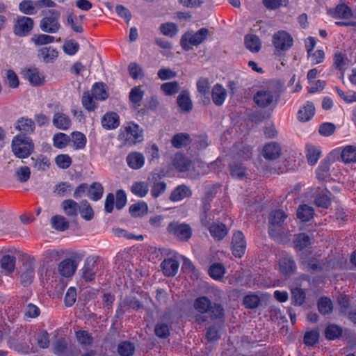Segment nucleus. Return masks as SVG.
<instances>
[{"label": "nucleus", "mask_w": 356, "mask_h": 356, "mask_svg": "<svg viewBox=\"0 0 356 356\" xmlns=\"http://www.w3.org/2000/svg\"><path fill=\"white\" fill-rule=\"evenodd\" d=\"M227 97L225 88L219 83L213 86L211 90V98L213 104L218 106H222Z\"/></svg>", "instance_id": "dca6fc26"}, {"label": "nucleus", "mask_w": 356, "mask_h": 356, "mask_svg": "<svg viewBox=\"0 0 356 356\" xmlns=\"http://www.w3.org/2000/svg\"><path fill=\"white\" fill-rule=\"evenodd\" d=\"M281 155V147L275 142L266 144L263 149V156L268 160H275Z\"/></svg>", "instance_id": "a211bd4d"}, {"label": "nucleus", "mask_w": 356, "mask_h": 356, "mask_svg": "<svg viewBox=\"0 0 356 356\" xmlns=\"http://www.w3.org/2000/svg\"><path fill=\"white\" fill-rule=\"evenodd\" d=\"M342 334V330L336 325H328L325 331V337L330 340L339 337Z\"/></svg>", "instance_id": "13d9d810"}, {"label": "nucleus", "mask_w": 356, "mask_h": 356, "mask_svg": "<svg viewBox=\"0 0 356 356\" xmlns=\"http://www.w3.org/2000/svg\"><path fill=\"white\" fill-rule=\"evenodd\" d=\"M15 257L3 255L0 260L1 268L7 273H12L15 269Z\"/></svg>", "instance_id": "58836bf2"}, {"label": "nucleus", "mask_w": 356, "mask_h": 356, "mask_svg": "<svg viewBox=\"0 0 356 356\" xmlns=\"http://www.w3.org/2000/svg\"><path fill=\"white\" fill-rule=\"evenodd\" d=\"M119 124V115L114 112L106 113L102 118V125L106 130L114 129Z\"/></svg>", "instance_id": "aec40b11"}, {"label": "nucleus", "mask_w": 356, "mask_h": 356, "mask_svg": "<svg viewBox=\"0 0 356 356\" xmlns=\"http://www.w3.org/2000/svg\"><path fill=\"white\" fill-rule=\"evenodd\" d=\"M131 191L134 195L142 197L147 195L149 188L145 182L139 181L133 184Z\"/></svg>", "instance_id": "603ef678"}, {"label": "nucleus", "mask_w": 356, "mask_h": 356, "mask_svg": "<svg viewBox=\"0 0 356 356\" xmlns=\"http://www.w3.org/2000/svg\"><path fill=\"white\" fill-rule=\"evenodd\" d=\"M211 319L221 318L224 315V309L220 304L211 303L207 312Z\"/></svg>", "instance_id": "e2e57ef3"}, {"label": "nucleus", "mask_w": 356, "mask_h": 356, "mask_svg": "<svg viewBox=\"0 0 356 356\" xmlns=\"http://www.w3.org/2000/svg\"><path fill=\"white\" fill-rule=\"evenodd\" d=\"M310 238L305 233L296 235L294 240V247L297 250H302L310 245Z\"/></svg>", "instance_id": "09e8293b"}, {"label": "nucleus", "mask_w": 356, "mask_h": 356, "mask_svg": "<svg viewBox=\"0 0 356 356\" xmlns=\"http://www.w3.org/2000/svg\"><path fill=\"white\" fill-rule=\"evenodd\" d=\"M33 20L29 17L19 16L15 21L14 33L19 37H24L29 34L33 28Z\"/></svg>", "instance_id": "6e6552de"}, {"label": "nucleus", "mask_w": 356, "mask_h": 356, "mask_svg": "<svg viewBox=\"0 0 356 356\" xmlns=\"http://www.w3.org/2000/svg\"><path fill=\"white\" fill-rule=\"evenodd\" d=\"M118 137L127 145H134L143 140L139 126L131 122L120 129Z\"/></svg>", "instance_id": "7ed1b4c3"}, {"label": "nucleus", "mask_w": 356, "mask_h": 356, "mask_svg": "<svg viewBox=\"0 0 356 356\" xmlns=\"http://www.w3.org/2000/svg\"><path fill=\"white\" fill-rule=\"evenodd\" d=\"M245 45L252 52H258L261 49V41L255 35H247L245 37Z\"/></svg>", "instance_id": "72a5a7b5"}, {"label": "nucleus", "mask_w": 356, "mask_h": 356, "mask_svg": "<svg viewBox=\"0 0 356 356\" xmlns=\"http://www.w3.org/2000/svg\"><path fill=\"white\" fill-rule=\"evenodd\" d=\"M305 300V293L300 288H295L291 290V300L295 305H302Z\"/></svg>", "instance_id": "4d7b16f0"}, {"label": "nucleus", "mask_w": 356, "mask_h": 356, "mask_svg": "<svg viewBox=\"0 0 356 356\" xmlns=\"http://www.w3.org/2000/svg\"><path fill=\"white\" fill-rule=\"evenodd\" d=\"M177 104L182 112L189 113L193 109V102L188 90L181 91L177 98Z\"/></svg>", "instance_id": "4468645a"}, {"label": "nucleus", "mask_w": 356, "mask_h": 356, "mask_svg": "<svg viewBox=\"0 0 356 356\" xmlns=\"http://www.w3.org/2000/svg\"><path fill=\"white\" fill-rule=\"evenodd\" d=\"M61 207L67 216L76 217L78 215L79 205L73 200L68 199L63 201Z\"/></svg>", "instance_id": "c756f323"}, {"label": "nucleus", "mask_w": 356, "mask_h": 356, "mask_svg": "<svg viewBox=\"0 0 356 356\" xmlns=\"http://www.w3.org/2000/svg\"><path fill=\"white\" fill-rule=\"evenodd\" d=\"M24 78L33 86H40L44 83L46 75L36 67H30L23 72Z\"/></svg>", "instance_id": "9d476101"}, {"label": "nucleus", "mask_w": 356, "mask_h": 356, "mask_svg": "<svg viewBox=\"0 0 356 356\" xmlns=\"http://www.w3.org/2000/svg\"><path fill=\"white\" fill-rule=\"evenodd\" d=\"M31 41L37 46L45 45L54 42V37L46 34L34 35Z\"/></svg>", "instance_id": "5fc2aeb1"}, {"label": "nucleus", "mask_w": 356, "mask_h": 356, "mask_svg": "<svg viewBox=\"0 0 356 356\" xmlns=\"http://www.w3.org/2000/svg\"><path fill=\"white\" fill-rule=\"evenodd\" d=\"M90 92L97 101H104L108 97L107 86L102 83H95Z\"/></svg>", "instance_id": "b1692460"}, {"label": "nucleus", "mask_w": 356, "mask_h": 356, "mask_svg": "<svg viewBox=\"0 0 356 356\" xmlns=\"http://www.w3.org/2000/svg\"><path fill=\"white\" fill-rule=\"evenodd\" d=\"M208 272L212 278L219 280L225 273V268L222 264L214 263L210 266Z\"/></svg>", "instance_id": "3c124183"}, {"label": "nucleus", "mask_w": 356, "mask_h": 356, "mask_svg": "<svg viewBox=\"0 0 356 356\" xmlns=\"http://www.w3.org/2000/svg\"><path fill=\"white\" fill-rule=\"evenodd\" d=\"M72 142L75 149H82L86 147L87 139L83 134L75 131L72 134Z\"/></svg>", "instance_id": "37998d69"}, {"label": "nucleus", "mask_w": 356, "mask_h": 356, "mask_svg": "<svg viewBox=\"0 0 356 356\" xmlns=\"http://www.w3.org/2000/svg\"><path fill=\"white\" fill-rule=\"evenodd\" d=\"M272 42L276 51H285L293 46V40L286 31H279L273 34Z\"/></svg>", "instance_id": "423d86ee"}, {"label": "nucleus", "mask_w": 356, "mask_h": 356, "mask_svg": "<svg viewBox=\"0 0 356 356\" xmlns=\"http://www.w3.org/2000/svg\"><path fill=\"white\" fill-rule=\"evenodd\" d=\"M97 269V263L95 258L88 257L81 269L83 278L87 282L93 280L95 277Z\"/></svg>", "instance_id": "f8f14e48"}, {"label": "nucleus", "mask_w": 356, "mask_h": 356, "mask_svg": "<svg viewBox=\"0 0 356 356\" xmlns=\"http://www.w3.org/2000/svg\"><path fill=\"white\" fill-rule=\"evenodd\" d=\"M104 192L103 186L98 182L90 185L88 190V196L93 201H97L102 198Z\"/></svg>", "instance_id": "c9c22d12"}, {"label": "nucleus", "mask_w": 356, "mask_h": 356, "mask_svg": "<svg viewBox=\"0 0 356 356\" xmlns=\"http://www.w3.org/2000/svg\"><path fill=\"white\" fill-rule=\"evenodd\" d=\"M329 13L334 17V18H341V19H348L353 17L356 18V16L353 15V13L351 10V9L345 4H339L338 5L335 10L333 13H331L329 11Z\"/></svg>", "instance_id": "cd10ccee"}, {"label": "nucleus", "mask_w": 356, "mask_h": 356, "mask_svg": "<svg viewBox=\"0 0 356 356\" xmlns=\"http://www.w3.org/2000/svg\"><path fill=\"white\" fill-rule=\"evenodd\" d=\"M31 160L33 162V166L40 171H46L49 169L50 165L49 159L47 156L40 154L36 156H32Z\"/></svg>", "instance_id": "7c9ffc66"}, {"label": "nucleus", "mask_w": 356, "mask_h": 356, "mask_svg": "<svg viewBox=\"0 0 356 356\" xmlns=\"http://www.w3.org/2000/svg\"><path fill=\"white\" fill-rule=\"evenodd\" d=\"M342 161L346 163L356 162V146L347 145L341 151Z\"/></svg>", "instance_id": "2f4dec72"}, {"label": "nucleus", "mask_w": 356, "mask_h": 356, "mask_svg": "<svg viewBox=\"0 0 356 356\" xmlns=\"http://www.w3.org/2000/svg\"><path fill=\"white\" fill-rule=\"evenodd\" d=\"M318 309L322 314H328L332 310V302L327 298H321L318 302Z\"/></svg>", "instance_id": "bf43d9fd"}, {"label": "nucleus", "mask_w": 356, "mask_h": 356, "mask_svg": "<svg viewBox=\"0 0 356 356\" xmlns=\"http://www.w3.org/2000/svg\"><path fill=\"white\" fill-rule=\"evenodd\" d=\"M281 89L282 85L279 82L271 81L257 91L253 100L258 107L262 108L276 104L280 99Z\"/></svg>", "instance_id": "f257e3e1"}, {"label": "nucleus", "mask_w": 356, "mask_h": 356, "mask_svg": "<svg viewBox=\"0 0 356 356\" xmlns=\"http://www.w3.org/2000/svg\"><path fill=\"white\" fill-rule=\"evenodd\" d=\"M79 212L81 216L86 220H90L94 217V212L90 204L86 201H82L79 205Z\"/></svg>", "instance_id": "de8ad7c7"}, {"label": "nucleus", "mask_w": 356, "mask_h": 356, "mask_svg": "<svg viewBox=\"0 0 356 356\" xmlns=\"http://www.w3.org/2000/svg\"><path fill=\"white\" fill-rule=\"evenodd\" d=\"M321 152L320 149L312 145H307L306 156L309 164L315 165L321 156Z\"/></svg>", "instance_id": "f704fd0d"}, {"label": "nucleus", "mask_w": 356, "mask_h": 356, "mask_svg": "<svg viewBox=\"0 0 356 356\" xmlns=\"http://www.w3.org/2000/svg\"><path fill=\"white\" fill-rule=\"evenodd\" d=\"M168 231L180 241H187L192 235V229L188 225L178 222L170 223Z\"/></svg>", "instance_id": "1a4fd4ad"}, {"label": "nucleus", "mask_w": 356, "mask_h": 356, "mask_svg": "<svg viewBox=\"0 0 356 356\" xmlns=\"http://www.w3.org/2000/svg\"><path fill=\"white\" fill-rule=\"evenodd\" d=\"M315 113V106L311 102L307 103L298 111V118L301 122H307Z\"/></svg>", "instance_id": "5701e85b"}, {"label": "nucleus", "mask_w": 356, "mask_h": 356, "mask_svg": "<svg viewBox=\"0 0 356 356\" xmlns=\"http://www.w3.org/2000/svg\"><path fill=\"white\" fill-rule=\"evenodd\" d=\"M95 101V99L90 92L87 91L83 94L81 99L82 105L88 111H93L95 110L97 108Z\"/></svg>", "instance_id": "49530a36"}, {"label": "nucleus", "mask_w": 356, "mask_h": 356, "mask_svg": "<svg viewBox=\"0 0 356 356\" xmlns=\"http://www.w3.org/2000/svg\"><path fill=\"white\" fill-rule=\"evenodd\" d=\"M15 128L22 133L31 134L34 131L35 125L34 121L31 119L21 118L17 120Z\"/></svg>", "instance_id": "a878e982"}, {"label": "nucleus", "mask_w": 356, "mask_h": 356, "mask_svg": "<svg viewBox=\"0 0 356 356\" xmlns=\"http://www.w3.org/2000/svg\"><path fill=\"white\" fill-rule=\"evenodd\" d=\"M330 166L327 162L322 163L316 170V177L319 181H326L330 177Z\"/></svg>", "instance_id": "052dcab7"}, {"label": "nucleus", "mask_w": 356, "mask_h": 356, "mask_svg": "<svg viewBox=\"0 0 356 356\" xmlns=\"http://www.w3.org/2000/svg\"><path fill=\"white\" fill-rule=\"evenodd\" d=\"M129 211L134 217L140 216L147 213V206L145 203L134 204L129 207Z\"/></svg>", "instance_id": "338daca9"}, {"label": "nucleus", "mask_w": 356, "mask_h": 356, "mask_svg": "<svg viewBox=\"0 0 356 356\" xmlns=\"http://www.w3.org/2000/svg\"><path fill=\"white\" fill-rule=\"evenodd\" d=\"M12 151L19 159L27 158L34 150L32 139L23 134H17L12 140Z\"/></svg>", "instance_id": "f03ea898"}, {"label": "nucleus", "mask_w": 356, "mask_h": 356, "mask_svg": "<svg viewBox=\"0 0 356 356\" xmlns=\"http://www.w3.org/2000/svg\"><path fill=\"white\" fill-rule=\"evenodd\" d=\"M35 275L34 268L31 265H29L25 271H24L21 275L22 283L24 286L29 285Z\"/></svg>", "instance_id": "0e129e2a"}, {"label": "nucleus", "mask_w": 356, "mask_h": 356, "mask_svg": "<svg viewBox=\"0 0 356 356\" xmlns=\"http://www.w3.org/2000/svg\"><path fill=\"white\" fill-rule=\"evenodd\" d=\"M161 90L165 95L172 96L179 92V84L177 81L166 82L161 86Z\"/></svg>", "instance_id": "a18cd8bd"}, {"label": "nucleus", "mask_w": 356, "mask_h": 356, "mask_svg": "<svg viewBox=\"0 0 356 356\" xmlns=\"http://www.w3.org/2000/svg\"><path fill=\"white\" fill-rule=\"evenodd\" d=\"M52 123L58 129L67 130L71 127L72 121L66 113L58 111L54 114Z\"/></svg>", "instance_id": "ddd939ff"}, {"label": "nucleus", "mask_w": 356, "mask_h": 356, "mask_svg": "<svg viewBox=\"0 0 356 356\" xmlns=\"http://www.w3.org/2000/svg\"><path fill=\"white\" fill-rule=\"evenodd\" d=\"M229 169L232 177H236L238 179H243L245 177V168L239 163L234 162L230 164Z\"/></svg>", "instance_id": "6e6d98bb"}, {"label": "nucleus", "mask_w": 356, "mask_h": 356, "mask_svg": "<svg viewBox=\"0 0 356 356\" xmlns=\"http://www.w3.org/2000/svg\"><path fill=\"white\" fill-rule=\"evenodd\" d=\"M38 56L43 62L49 63H53L57 58L58 52L56 48L45 47L38 49Z\"/></svg>", "instance_id": "6ab92c4d"}, {"label": "nucleus", "mask_w": 356, "mask_h": 356, "mask_svg": "<svg viewBox=\"0 0 356 356\" xmlns=\"http://www.w3.org/2000/svg\"><path fill=\"white\" fill-rule=\"evenodd\" d=\"M135 351V346L130 341H122L118 346V352L121 356H131Z\"/></svg>", "instance_id": "8fccbe9b"}, {"label": "nucleus", "mask_w": 356, "mask_h": 356, "mask_svg": "<svg viewBox=\"0 0 356 356\" xmlns=\"http://www.w3.org/2000/svg\"><path fill=\"white\" fill-rule=\"evenodd\" d=\"M209 230L212 237L218 241L224 238L228 234V229L222 222H215L209 227Z\"/></svg>", "instance_id": "412c9836"}, {"label": "nucleus", "mask_w": 356, "mask_h": 356, "mask_svg": "<svg viewBox=\"0 0 356 356\" xmlns=\"http://www.w3.org/2000/svg\"><path fill=\"white\" fill-rule=\"evenodd\" d=\"M172 144L176 148L186 146L191 143L190 136L186 133L175 134L172 138Z\"/></svg>", "instance_id": "4c0bfd02"}, {"label": "nucleus", "mask_w": 356, "mask_h": 356, "mask_svg": "<svg viewBox=\"0 0 356 356\" xmlns=\"http://www.w3.org/2000/svg\"><path fill=\"white\" fill-rule=\"evenodd\" d=\"M49 14V16L44 17L40 21V28L44 32L56 33L60 28V24L58 22L60 12L56 10H50Z\"/></svg>", "instance_id": "39448f33"}, {"label": "nucleus", "mask_w": 356, "mask_h": 356, "mask_svg": "<svg viewBox=\"0 0 356 356\" xmlns=\"http://www.w3.org/2000/svg\"><path fill=\"white\" fill-rule=\"evenodd\" d=\"M138 296H140L139 294H135L134 293L133 296H131L129 298H127L124 302V306H129L131 308L133 309H138L140 307L141 304L147 303L149 298L145 296L144 297V300H140Z\"/></svg>", "instance_id": "c03bdc74"}, {"label": "nucleus", "mask_w": 356, "mask_h": 356, "mask_svg": "<svg viewBox=\"0 0 356 356\" xmlns=\"http://www.w3.org/2000/svg\"><path fill=\"white\" fill-rule=\"evenodd\" d=\"M159 29L163 35L170 38L175 36L178 31L177 25L172 22L162 24Z\"/></svg>", "instance_id": "864d4df0"}, {"label": "nucleus", "mask_w": 356, "mask_h": 356, "mask_svg": "<svg viewBox=\"0 0 356 356\" xmlns=\"http://www.w3.org/2000/svg\"><path fill=\"white\" fill-rule=\"evenodd\" d=\"M126 160L128 165L134 170L141 168L145 163L144 156L141 153L137 152L129 153L127 155Z\"/></svg>", "instance_id": "4be33fe9"}, {"label": "nucleus", "mask_w": 356, "mask_h": 356, "mask_svg": "<svg viewBox=\"0 0 356 356\" xmlns=\"http://www.w3.org/2000/svg\"><path fill=\"white\" fill-rule=\"evenodd\" d=\"M280 272L285 275H290L296 270V265L291 257H283L280 261Z\"/></svg>", "instance_id": "bb28decb"}, {"label": "nucleus", "mask_w": 356, "mask_h": 356, "mask_svg": "<svg viewBox=\"0 0 356 356\" xmlns=\"http://www.w3.org/2000/svg\"><path fill=\"white\" fill-rule=\"evenodd\" d=\"M314 209L308 205L303 204L297 210V217L302 221L307 222L313 218Z\"/></svg>", "instance_id": "ea45409f"}, {"label": "nucleus", "mask_w": 356, "mask_h": 356, "mask_svg": "<svg viewBox=\"0 0 356 356\" xmlns=\"http://www.w3.org/2000/svg\"><path fill=\"white\" fill-rule=\"evenodd\" d=\"M78 263L71 259H67L60 263L58 266L59 273L66 277H71L75 273Z\"/></svg>", "instance_id": "2eb2a0df"}, {"label": "nucleus", "mask_w": 356, "mask_h": 356, "mask_svg": "<svg viewBox=\"0 0 356 356\" xmlns=\"http://www.w3.org/2000/svg\"><path fill=\"white\" fill-rule=\"evenodd\" d=\"M173 165L180 172L186 171L190 165V161L181 154H176L173 159Z\"/></svg>", "instance_id": "e433bc0d"}, {"label": "nucleus", "mask_w": 356, "mask_h": 356, "mask_svg": "<svg viewBox=\"0 0 356 356\" xmlns=\"http://www.w3.org/2000/svg\"><path fill=\"white\" fill-rule=\"evenodd\" d=\"M260 302V298L257 295H247L243 298V304L248 309L257 308Z\"/></svg>", "instance_id": "69168bd1"}, {"label": "nucleus", "mask_w": 356, "mask_h": 356, "mask_svg": "<svg viewBox=\"0 0 356 356\" xmlns=\"http://www.w3.org/2000/svg\"><path fill=\"white\" fill-rule=\"evenodd\" d=\"M209 35V30L202 28L196 33L188 31L184 33L181 38V46L184 50L188 51L191 46H197L203 42Z\"/></svg>", "instance_id": "20e7f679"}, {"label": "nucleus", "mask_w": 356, "mask_h": 356, "mask_svg": "<svg viewBox=\"0 0 356 356\" xmlns=\"http://www.w3.org/2000/svg\"><path fill=\"white\" fill-rule=\"evenodd\" d=\"M286 218V215L282 210H276L270 213L268 232L270 236L274 239L279 238L281 224Z\"/></svg>", "instance_id": "0eeeda50"}, {"label": "nucleus", "mask_w": 356, "mask_h": 356, "mask_svg": "<svg viewBox=\"0 0 356 356\" xmlns=\"http://www.w3.org/2000/svg\"><path fill=\"white\" fill-rule=\"evenodd\" d=\"M70 141V137L64 133H57L53 136V145L58 149L65 148Z\"/></svg>", "instance_id": "a19ab883"}, {"label": "nucleus", "mask_w": 356, "mask_h": 356, "mask_svg": "<svg viewBox=\"0 0 356 356\" xmlns=\"http://www.w3.org/2000/svg\"><path fill=\"white\" fill-rule=\"evenodd\" d=\"M54 353L58 356H70V353L67 349L66 341L64 339H59L54 347Z\"/></svg>", "instance_id": "680f3d73"}, {"label": "nucleus", "mask_w": 356, "mask_h": 356, "mask_svg": "<svg viewBox=\"0 0 356 356\" xmlns=\"http://www.w3.org/2000/svg\"><path fill=\"white\" fill-rule=\"evenodd\" d=\"M51 224L53 228L58 231H64L69 227V222L64 216L56 215L51 218Z\"/></svg>", "instance_id": "79ce46f5"}, {"label": "nucleus", "mask_w": 356, "mask_h": 356, "mask_svg": "<svg viewBox=\"0 0 356 356\" xmlns=\"http://www.w3.org/2000/svg\"><path fill=\"white\" fill-rule=\"evenodd\" d=\"M179 262L173 259H165L161 264V270L165 276L172 277L175 276L179 269Z\"/></svg>", "instance_id": "f3484780"}, {"label": "nucleus", "mask_w": 356, "mask_h": 356, "mask_svg": "<svg viewBox=\"0 0 356 356\" xmlns=\"http://www.w3.org/2000/svg\"><path fill=\"white\" fill-rule=\"evenodd\" d=\"M78 342L83 346H90L92 343V338L89 333L84 330H79L76 332Z\"/></svg>", "instance_id": "774afa93"}, {"label": "nucleus", "mask_w": 356, "mask_h": 356, "mask_svg": "<svg viewBox=\"0 0 356 356\" xmlns=\"http://www.w3.org/2000/svg\"><path fill=\"white\" fill-rule=\"evenodd\" d=\"M191 189L186 185H180L176 187L172 192L170 199L173 202L182 200L184 198L191 197Z\"/></svg>", "instance_id": "393cba45"}, {"label": "nucleus", "mask_w": 356, "mask_h": 356, "mask_svg": "<svg viewBox=\"0 0 356 356\" xmlns=\"http://www.w3.org/2000/svg\"><path fill=\"white\" fill-rule=\"evenodd\" d=\"M245 249L246 243L243 234L240 231L234 232L232 241L233 254L240 258L244 254Z\"/></svg>", "instance_id": "9b49d317"}, {"label": "nucleus", "mask_w": 356, "mask_h": 356, "mask_svg": "<svg viewBox=\"0 0 356 356\" xmlns=\"http://www.w3.org/2000/svg\"><path fill=\"white\" fill-rule=\"evenodd\" d=\"M211 303L207 297L201 296L195 299L193 307L199 313L205 314L208 312Z\"/></svg>", "instance_id": "473e14b6"}, {"label": "nucleus", "mask_w": 356, "mask_h": 356, "mask_svg": "<svg viewBox=\"0 0 356 356\" xmlns=\"http://www.w3.org/2000/svg\"><path fill=\"white\" fill-rule=\"evenodd\" d=\"M196 86L197 92L202 96L204 97V99H203L204 104H209L210 103V99L209 98L206 97V95H209L210 91L209 79L207 78L201 77L197 80Z\"/></svg>", "instance_id": "c85d7f7f"}]
</instances>
